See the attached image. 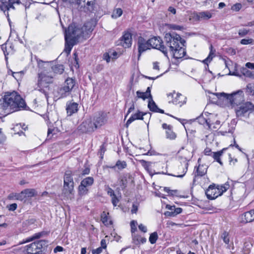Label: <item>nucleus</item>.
Instances as JSON below:
<instances>
[{
	"mask_svg": "<svg viewBox=\"0 0 254 254\" xmlns=\"http://www.w3.org/2000/svg\"><path fill=\"white\" fill-rule=\"evenodd\" d=\"M37 62L39 69L35 89L44 93L47 99L49 85L53 83L55 74H62L64 72V67L62 64L54 65L52 62H44L41 60H37Z\"/></svg>",
	"mask_w": 254,
	"mask_h": 254,
	"instance_id": "obj_1",
	"label": "nucleus"
},
{
	"mask_svg": "<svg viewBox=\"0 0 254 254\" xmlns=\"http://www.w3.org/2000/svg\"><path fill=\"white\" fill-rule=\"evenodd\" d=\"M94 27L93 21H88L83 26L75 23L69 25L67 29H64V52L67 54H70L72 47L77 44L79 38L87 37Z\"/></svg>",
	"mask_w": 254,
	"mask_h": 254,
	"instance_id": "obj_2",
	"label": "nucleus"
},
{
	"mask_svg": "<svg viewBox=\"0 0 254 254\" xmlns=\"http://www.w3.org/2000/svg\"><path fill=\"white\" fill-rule=\"evenodd\" d=\"M25 101L17 92H7L0 99V115L5 116L26 107Z\"/></svg>",
	"mask_w": 254,
	"mask_h": 254,
	"instance_id": "obj_3",
	"label": "nucleus"
},
{
	"mask_svg": "<svg viewBox=\"0 0 254 254\" xmlns=\"http://www.w3.org/2000/svg\"><path fill=\"white\" fill-rule=\"evenodd\" d=\"M165 41L174 58L181 59L186 55V51L184 47L186 41L179 34L167 33L165 36Z\"/></svg>",
	"mask_w": 254,
	"mask_h": 254,
	"instance_id": "obj_4",
	"label": "nucleus"
},
{
	"mask_svg": "<svg viewBox=\"0 0 254 254\" xmlns=\"http://www.w3.org/2000/svg\"><path fill=\"white\" fill-rule=\"evenodd\" d=\"M74 181L71 171H65L64 176V185L62 193L67 199H71L74 196Z\"/></svg>",
	"mask_w": 254,
	"mask_h": 254,
	"instance_id": "obj_5",
	"label": "nucleus"
},
{
	"mask_svg": "<svg viewBox=\"0 0 254 254\" xmlns=\"http://www.w3.org/2000/svg\"><path fill=\"white\" fill-rule=\"evenodd\" d=\"M215 95L219 99L224 98L225 102L230 103L232 107H234L235 105H237L238 103L243 99V91L241 90H239L231 94L222 92L216 93Z\"/></svg>",
	"mask_w": 254,
	"mask_h": 254,
	"instance_id": "obj_6",
	"label": "nucleus"
},
{
	"mask_svg": "<svg viewBox=\"0 0 254 254\" xmlns=\"http://www.w3.org/2000/svg\"><path fill=\"white\" fill-rule=\"evenodd\" d=\"M188 165V159L186 157L183 162H177L174 163L172 166L173 173L168 174L178 178H182L187 172Z\"/></svg>",
	"mask_w": 254,
	"mask_h": 254,
	"instance_id": "obj_7",
	"label": "nucleus"
},
{
	"mask_svg": "<svg viewBox=\"0 0 254 254\" xmlns=\"http://www.w3.org/2000/svg\"><path fill=\"white\" fill-rule=\"evenodd\" d=\"M229 185L226 184L223 186L210 185L205 191V194L208 199H214L221 195L229 189Z\"/></svg>",
	"mask_w": 254,
	"mask_h": 254,
	"instance_id": "obj_8",
	"label": "nucleus"
},
{
	"mask_svg": "<svg viewBox=\"0 0 254 254\" xmlns=\"http://www.w3.org/2000/svg\"><path fill=\"white\" fill-rule=\"evenodd\" d=\"M75 85V80L72 78H67L65 80L63 86L58 89L56 97L58 99L66 97L69 94Z\"/></svg>",
	"mask_w": 254,
	"mask_h": 254,
	"instance_id": "obj_9",
	"label": "nucleus"
},
{
	"mask_svg": "<svg viewBox=\"0 0 254 254\" xmlns=\"http://www.w3.org/2000/svg\"><path fill=\"white\" fill-rule=\"evenodd\" d=\"M198 122L204 127L210 130L215 131L220 127V122L218 120L217 116L212 115L207 119L203 117L198 118Z\"/></svg>",
	"mask_w": 254,
	"mask_h": 254,
	"instance_id": "obj_10",
	"label": "nucleus"
},
{
	"mask_svg": "<svg viewBox=\"0 0 254 254\" xmlns=\"http://www.w3.org/2000/svg\"><path fill=\"white\" fill-rule=\"evenodd\" d=\"M167 98L169 103H172L179 107H182L187 102V98L185 96L175 91L168 93Z\"/></svg>",
	"mask_w": 254,
	"mask_h": 254,
	"instance_id": "obj_11",
	"label": "nucleus"
},
{
	"mask_svg": "<svg viewBox=\"0 0 254 254\" xmlns=\"http://www.w3.org/2000/svg\"><path fill=\"white\" fill-rule=\"evenodd\" d=\"M235 111L238 117H248L250 112L254 111V105L250 102H247L238 107Z\"/></svg>",
	"mask_w": 254,
	"mask_h": 254,
	"instance_id": "obj_12",
	"label": "nucleus"
},
{
	"mask_svg": "<svg viewBox=\"0 0 254 254\" xmlns=\"http://www.w3.org/2000/svg\"><path fill=\"white\" fill-rule=\"evenodd\" d=\"M44 242L43 241H37L27 245L26 251L29 254H38L41 252L43 249V246Z\"/></svg>",
	"mask_w": 254,
	"mask_h": 254,
	"instance_id": "obj_13",
	"label": "nucleus"
},
{
	"mask_svg": "<svg viewBox=\"0 0 254 254\" xmlns=\"http://www.w3.org/2000/svg\"><path fill=\"white\" fill-rule=\"evenodd\" d=\"M150 49L151 48L159 49L166 57H168L166 48L162 45L160 38L153 37L148 40Z\"/></svg>",
	"mask_w": 254,
	"mask_h": 254,
	"instance_id": "obj_14",
	"label": "nucleus"
},
{
	"mask_svg": "<svg viewBox=\"0 0 254 254\" xmlns=\"http://www.w3.org/2000/svg\"><path fill=\"white\" fill-rule=\"evenodd\" d=\"M78 130L82 133L93 131L95 126L90 118L85 120L78 127Z\"/></svg>",
	"mask_w": 254,
	"mask_h": 254,
	"instance_id": "obj_15",
	"label": "nucleus"
},
{
	"mask_svg": "<svg viewBox=\"0 0 254 254\" xmlns=\"http://www.w3.org/2000/svg\"><path fill=\"white\" fill-rule=\"evenodd\" d=\"M137 46L138 50V59L143 52L148 49H150L148 41H146L141 37H139L138 38Z\"/></svg>",
	"mask_w": 254,
	"mask_h": 254,
	"instance_id": "obj_16",
	"label": "nucleus"
},
{
	"mask_svg": "<svg viewBox=\"0 0 254 254\" xmlns=\"http://www.w3.org/2000/svg\"><path fill=\"white\" fill-rule=\"evenodd\" d=\"M121 45L124 48H129L132 44V35L128 32H125L121 38Z\"/></svg>",
	"mask_w": 254,
	"mask_h": 254,
	"instance_id": "obj_17",
	"label": "nucleus"
},
{
	"mask_svg": "<svg viewBox=\"0 0 254 254\" xmlns=\"http://www.w3.org/2000/svg\"><path fill=\"white\" fill-rule=\"evenodd\" d=\"M162 128L165 130L166 137L170 140H174L177 137L176 133L173 130V127L170 125L164 123L162 125Z\"/></svg>",
	"mask_w": 254,
	"mask_h": 254,
	"instance_id": "obj_18",
	"label": "nucleus"
},
{
	"mask_svg": "<svg viewBox=\"0 0 254 254\" xmlns=\"http://www.w3.org/2000/svg\"><path fill=\"white\" fill-rule=\"evenodd\" d=\"M240 221L247 223L254 221V209L242 214L239 217Z\"/></svg>",
	"mask_w": 254,
	"mask_h": 254,
	"instance_id": "obj_19",
	"label": "nucleus"
},
{
	"mask_svg": "<svg viewBox=\"0 0 254 254\" xmlns=\"http://www.w3.org/2000/svg\"><path fill=\"white\" fill-rule=\"evenodd\" d=\"M194 15L198 20H208L212 17V14L209 11L196 12L194 14Z\"/></svg>",
	"mask_w": 254,
	"mask_h": 254,
	"instance_id": "obj_20",
	"label": "nucleus"
},
{
	"mask_svg": "<svg viewBox=\"0 0 254 254\" xmlns=\"http://www.w3.org/2000/svg\"><path fill=\"white\" fill-rule=\"evenodd\" d=\"M146 115L145 113L138 111L131 115L126 123V126L127 127L132 122L136 120H143V116Z\"/></svg>",
	"mask_w": 254,
	"mask_h": 254,
	"instance_id": "obj_21",
	"label": "nucleus"
},
{
	"mask_svg": "<svg viewBox=\"0 0 254 254\" xmlns=\"http://www.w3.org/2000/svg\"><path fill=\"white\" fill-rule=\"evenodd\" d=\"M78 104L74 102H70L66 104V112L68 116H71L78 111Z\"/></svg>",
	"mask_w": 254,
	"mask_h": 254,
	"instance_id": "obj_22",
	"label": "nucleus"
},
{
	"mask_svg": "<svg viewBox=\"0 0 254 254\" xmlns=\"http://www.w3.org/2000/svg\"><path fill=\"white\" fill-rule=\"evenodd\" d=\"M136 96L138 98H140L145 100L147 98H151L152 96L151 94V87H147L145 92H143L139 91L136 92Z\"/></svg>",
	"mask_w": 254,
	"mask_h": 254,
	"instance_id": "obj_23",
	"label": "nucleus"
},
{
	"mask_svg": "<svg viewBox=\"0 0 254 254\" xmlns=\"http://www.w3.org/2000/svg\"><path fill=\"white\" fill-rule=\"evenodd\" d=\"M106 122V119L105 117L102 115L96 117L94 119V122H93L95 128H97L105 124Z\"/></svg>",
	"mask_w": 254,
	"mask_h": 254,
	"instance_id": "obj_24",
	"label": "nucleus"
},
{
	"mask_svg": "<svg viewBox=\"0 0 254 254\" xmlns=\"http://www.w3.org/2000/svg\"><path fill=\"white\" fill-rule=\"evenodd\" d=\"M209 49L210 52L208 57L202 61V63L206 64L207 66L208 65V64L211 62L213 58L215 56V50L213 48L212 45H210Z\"/></svg>",
	"mask_w": 254,
	"mask_h": 254,
	"instance_id": "obj_25",
	"label": "nucleus"
},
{
	"mask_svg": "<svg viewBox=\"0 0 254 254\" xmlns=\"http://www.w3.org/2000/svg\"><path fill=\"white\" fill-rule=\"evenodd\" d=\"M10 9H14L6 0H0V10L5 12Z\"/></svg>",
	"mask_w": 254,
	"mask_h": 254,
	"instance_id": "obj_26",
	"label": "nucleus"
},
{
	"mask_svg": "<svg viewBox=\"0 0 254 254\" xmlns=\"http://www.w3.org/2000/svg\"><path fill=\"white\" fill-rule=\"evenodd\" d=\"M132 241L135 245L140 244H144L146 242V239L144 237H141L139 235L133 234L132 236Z\"/></svg>",
	"mask_w": 254,
	"mask_h": 254,
	"instance_id": "obj_27",
	"label": "nucleus"
},
{
	"mask_svg": "<svg viewBox=\"0 0 254 254\" xmlns=\"http://www.w3.org/2000/svg\"><path fill=\"white\" fill-rule=\"evenodd\" d=\"M94 181L93 177H88L83 179L80 184L89 189L93 184Z\"/></svg>",
	"mask_w": 254,
	"mask_h": 254,
	"instance_id": "obj_28",
	"label": "nucleus"
},
{
	"mask_svg": "<svg viewBox=\"0 0 254 254\" xmlns=\"http://www.w3.org/2000/svg\"><path fill=\"white\" fill-rule=\"evenodd\" d=\"M241 72L244 76L254 79V71H251L247 67H243L241 68Z\"/></svg>",
	"mask_w": 254,
	"mask_h": 254,
	"instance_id": "obj_29",
	"label": "nucleus"
},
{
	"mask_svg": "<svg viewBox=\"0 0 254 254\" xmlns=\"http://www.w3.org/2000/svg\"><path fill=\"white\" fill-rule=\"evenodd\" d=\"M108 215L109 213L105 211H103L101 214V221L105 225H111L112 223Z\"/></svg>",
	"mask_w": 254,
	"mask_h": 254,
	"instance_id": "obj_30",
	"label": "nucleus"
},
{
	"mask_svg": "<svg viewBox=\"0 0 254 254\" xmlns=\"http://www.w3.org/2000/svg\"><path fill=\"white\" fill-rule=\"evenodd\" d=\"M207 167L206 165H199L196 169V175L197 176H203L207 172Z\"/></svg>",
	"mask_w": 254,
	"mask_h": 254,
	"instance_id": "obj_31",
	"label": "nucleus"
},
{
	"mask_svg": "<svg viewBox=\"0 0 254 254\" xmlns=\"http://www.w3.org/2000/svg\"><path fill=\"white\" fill-rule=\"evenodd\" d=\"M88 192V188L80 184L79 185L78 187V194L80 197L87 195Z\"/></svg>",
	"mask_w": 254,
	"mask_h": 254,
	"instance_id": "obj_32",
	"label": "nucleus"
},
{
	"mask_svg": "<svg viewBox=\"0 0 254 254\" xmlns=\"http://www.w3.org/2000/svg\"><path fill=\"white\" fill-rule=\"evenodd\" d=\"M223 151H218L216 152H212L211 153V156L213 157L214 159L218 162L221 165H222L223 163L221 160L220 157L222 155Z\"/></svg>",
	"mask_w": 254,
	"mask_h": 254,
	"instance_id": "obj_33",
	"label": "nucleus"
},
{
	"mask_svg": "<svg viewBox=\"0 0 254 254\" xmlns=\"http://www.w3.org/2000/svg\"><path fill=\"white\" fill-rule=\"evenodd\" d=\"M123 14V10L121 8H115L112 12L111 17L114 19L120 17Z\"/></svg>",
	"mask_w": 254,
	"mask_h": 254,
	"instance_id": "obj_34",
	"label": "nucleus"
},
{
	"mask_svg": "<svg viewBox=\"0 0 254 254\" xmlns=\"http://www.w3.org/2000/svg\"><path fill=\"white\" fill-rule=\"evenodd\" d=\"M24 193L25 196L27 197H32L36 195V191L34 189H25L22 191Z\"/></svg>",
	"mask_w": 254,
	"mask_h": 254,
	"instance_id": "obj_35",
	"label": "nucleus"
},
{
	"mask_svg": "<svg viewBox=\"0 0 254 254\" xmlns=\"http://www.w3.org/2000/svg\"><path fill=\"white\" fill-rule=\"evenodd\" d=\"M148 107L150 111L156 112L158 109V107L156 105L155 103L153 101L152 98H150L148 102Z\"/></svg>",
	"mask_w": 254,
	"mask_h": 254,
	"instance_id": "obj_36",
	"label": "nucleus"
},
{
	"mask_svg": "<svg viewBox=\"0 0 254 254\" xmlns=\"http://www.w3.org/2000/svg\"><path fill=\"white\" fill-rule=\"evenodd\" d=\"M246 92L250 95H254V83H249L246 88Z\"/></svg>",
	"mask_w": 254,
	"mask_h": 254,
	"instance_id": "obj_37",
	"label": "nucleus"
},
{
	"mask_svg": "<svg viewBox=\"0 0 254 254\" xmlns=\"http://www.w3.org/2000/svg\"><path fill=\"white\" fill-rule=\"evenodd\" d=\"M221 238L223 240V242L229 246L230 243V238L228 232L226 231L223 232L221 234Z\"/></svg>",
	"mask_w": 254,
	"mask_h": 254,
	"instance_id": "obj_38",
	"label": "nucleus"
},
{
	"mask_svg": "<svg viewBox=\"0 0 254 254\" xmlns=\"http://www.w3.org/2000/svg\"><path fill=\"white\" fill-rule=\"evenodd\" d=\"M158 239L157 233L154 232L150 234L149 241L151 244H154Z\"/></svg>",
	"mask_w": 254,
	"mask_h": 254,
	"instance_id": "obj_39",
	"label": "nucleus"
},
{
	"mask_svg": "<svg viewBox=\"0 0 254 254\" xmlns=\"http://www.w3.org/2000/svg\"><path fill=\"white\" fill-rule=\"evenodd\" d=\"M115 166H116L119 170H122L127 167V164L125 161L118 160L117 161Z\"/></svg>",
	"mask_w": 254,
	"mask_h": 254,
	"instance_id": "obj_40",
	"label": "nucleus"
},
{
	"mask_svg": "<svg viewBox=\"0 0 254 254\" xmlns=\"http://www.w3.org/2000/svg\"><path fill=\"white\" fill-rule=\"evenodd\" d=\"M130 225L131 228V236H133V234H135V232L137 231V222L135 220H132L130 222Z\"/></svg>",
	"mask_w": 254,
	"mask_h": 254,
	"instance_id": "obj_41",
	"label": "nucleus"
},
{
	"mask_svg": "<svg viewBox=\"0 0 254 254\" xmlns=\"http://www.w3.org/2000/svg\"><path fill=\"white\" fill-rule=\"evenodd\" d=\"M127 177L124 176L122 177L120 181V185L122 187V188H125L127 185Z\"/></svg>",
	"mask_w": 254,
	"mask_h": 254,
	"instance_id": "obj_42",
	"label": "nucleus"
},
{
	"mask_svg": "<svg viewBox=\"0 0 254 254\" xmlns=\"http://www.w3.org/2000/svg\"><path fill=\"white\" fill-rule=\"evenodd\" d=\"M6 137L2 132V129L0 128V144H3L6 141Z\"/></svg>",
	"mask_w": 254,
	"mask_h": 254,
	"instance_id": "obj_43",
	"label": "nucleus"
},
{
	"mask_svg": "<svg viewBox=\"0 0 254 254\" xmlns=\"http://www.w3.org/2000/svg\"><path fill=\"white\" fill-rule=\"evenodd\" d=\"M164 190L167 192L169 195L173 196L176 194L177 193V190H171L169 188L165 187L164 188Z\"/></svg>",
	"mask_w": 254,
	"mask_h": 254,
	"instance_id": "obj_44",
	"label": "nucleus"
},
{
	"mask_svg": "<svg viewBox=\"0 0 254 254\" xmlns=\"http://www.w3.org/2000/svg\"><path fill=\"white\" fill-rule=\"evenodd\" d=\"M168 27L170 29L177 30H182L184 29V27L183 26L177 25L176 24H169Z\"/></svg>",
	"mask_w": 254,
	"mask_h": 254,
	"instance_id": "obj_45",
	"label": "nucleus"
},
{
	"mask_svg": "<svg viewBox=\"0 0 254 254\" xmlns=\"http://www.w3.org/2000/svg\"><path fill=\"white\" fill-rule=\"evenodd\" d=\"M111 201L113 205L114 206H116L119 202L120 199L116 196V195H115L111 197Z\"/></svg>",
	"mask_w": 254,
	"mask_h": 254,
	"instance_id": "obj_46",
	"label": "nucleus"
},
{
	"mask_svg": "<svg viewBox=\"0 0 254 254\" xmlns=\"http://www.w3.org/2000/svg\"><path fill=\"white\" fill-rule=\"evenodd\" d=\"M15 197L16 199L19 200L21 201H22L26 198L24 193H22V191L19 193L16 194L15 195Z\"/></svg>",
	"mask_w": 254,
	"mask_h": 254,
	"instance_id": "obj_47",
	"label": "nucleus"
},
{
	"mask_svg": "<svg viewBox=\"0 0 254 254\" xmlns=\"http://www.w3.org/2000/svg\"><path fill=\"white\" fill-rule=\"evenodd\" d=\"M242 7V5L241 3H237L235 4H234L232 7H231V9L234 10V11H238L240 10V9Z\"/></svg>",
	"mask_w": 254,
	"mask_h": 254,
	"instance_id": "obj_48",
	"label": "nucleus"
},
{
	"mask_svg": "<svg viewBox=\"0 0 254 254\" xmlns=\"http://www.w3.org/2000/svg\"><path fill=\"white\" fill-rule=\"evenodd\" d=\"M249 31V30L243 28V29H240L239 30L238 34L240 36L243 37V36H245L246 35H247Z\"/></svg>",
	"mask_w": 254,
	"mask_h": 254,
	"instance_id": "obj_49",
	"label": "nucleus"
},
{
	"mask_svg": "<svg viewBox=\"0 0 254 254\" xmlns=\"http://www.w3.org/2000/svg\"><path fill=\"white\" fill-rule=\"evenodd\" d=\"M253 42V39H242L241 41V44L242 45H248V44H252Z\"/></svg>",
	"mask_w": 254,
	"mask_h": 254,
	"instance_id": "obj_50",
	"label": "nucleus"
},
{
	"mask_svg": "<svg viewBox=\"0 0 254 254\" xmlns=\"http://www.w3.org/2000/svg\"><path fill=\"white\" fill-rule=\"evenodd\" d=\"M40 236H41L40 234H39V233L35 234L33 237L27 239L25 242V243L33 241L35 239H38L40 237Z\"/></svg>",
	"mask_w": 254,
	"mask_h": 254,
	"instance_id": "obj_51",
	"label": "nucleus"
},
{
	"mask_svg": "<svg viewBox=\"0 0 254 254\" xmlns=\"http://www.w3.org/2000/svg\"><path fill=\"white\" fill-rule=\"evenodd\" d=\"M138 228L140 231L143 233H146L147 231V229L146 226L142 224H140L138 225Z\"/></svg>",
	"mask_w": 254,
	"mask_h": 254,
	"instance_id": "obj_52",
	"label": "nucleus"
},
{
	"mask_svg": "<svg viewBox=\"0 0 254 254\" xmlns=\"http://www.w3.org/2000/svg\"><path fill=\"white\" fill-rule=\"evenodd\" d=\"M103 249V248L101 247L98 248L97 249L93 250L92 253L93 254H100L102 253Z\"/></svg>",
	"mask_w": 254,
	"mask_h": 254,
	"instance_id": "obj_53",
	"label": "nucleus"
},
{
	"mask_svg": "<svg viewBox=\"0 0 254 254\" xmlns=\"http://www.w3.org/2000/svg\"><path fill=\"white\" fill-rule=\"evenodd\" d=\"M245 67L248 69L254 70V63L248 62L245 64Z\"/></svg>",
	"mask_w": 254,
	"mask_h": 254,
	"instance_id": "obj_54",
	"label": "nucleus"
},
{
	"mask_svg": "<svg viewBox=\"0 0 254 254\" xmlns=\"http://www.w3.org/2000/svg\"><path fill=\"white\" fill-rule=\"evenodd\" d=\"M17 204L16 203H12L7 206L8 209L10 211H14L17 208Z\"/></svg>",
	"mask_w": 254,
	"mask_h": 254,
	"instance_id": "obj_55",
	"label": "nucleus"
},
{
	"mask_svg": "<svg viewBox=\"0 0 254 254\" xmlns=\"http://www.w3.org/2000/svg\"><path fill=\"white\" fill-rule=\"evenodd\" d=\"M229 159L230 165H234L237 162V159L236 158H233L230 155H229Z\"/></svg>",
	"mask_w": 254,
	"mask_h": 254,
	"instance_id": "obj_56",
	"label": "nucleus"
},
{
	"mask_svg": "<svg viewBox=\"0 0 254 254\" xmlns=\"http://www.w3.org/2000/svg\"><path fill=\"white\" fill-rule=\"evenodd\" d=\"M107 193L111 196V197L116 195L114 190L110 188H108L107 190Z\"/></svg>",
	"mask_w": 254,
	"mask_h": 254,
	"instance_id": "obj_57",
	"label": "nucleus"
},
{
	"mask_svg": "<svg viewBox=\"0 0 254 254\" xmlns=\"http://www.w3.org/2000/svg\"><path fill=\"white\" fill-rule=\"evenodd\" d=\"M96 0H88L87 2V5L88 6H91L92 8L93 7L95 4Z\"/></svg>",
	"mask_w": 254,
	"mask_h": 254,
	"instance_id": "obj_58",
	"label": "nucleus"
},
{
	"mask_svg": "<svg viewBox=\"0 0 254 254\" xmlns=\"http://www.w3.org/2000/svg\"><path fill=\"white\" fill-rule=\"evenodd\" d=\"M20 127H22L23 129L25 130L26 128H27V127H21V125L20 124H16V126L13 127V129L14 131H17V130L18 129H19Z\"/></svg>",
	"mask_w": 254,
	"mask_h": 254,
	"instance_id": "obj_59",
	"label": "nucleus"
},
{
	"mask_svg": "<svg viewBox=\"0 0 254 254\" xmlns=\"http://www.w3.org/2000/svg\"><path fill=\"white\" fill-rule=\"evenodd\" d=\"M103 59L106 61L107 63L110 62V57L108 53H105L103 55Z\"/></svg>",
	"mask_w": 254,
	"mask_h": 254,
	"instance_id": "obj_60",
	"label": "nucleus"
},
{
	"mask_svg": "<svg viewBox=\"0 0 254 254\" xmlns=\"http://www.w3.org/2000/svg\"><path fill=\"white\" fill-rule=\"evenodd\" d=\"M182 209L180 207L175 208V211H174V215L176 216V215L180 214L182 212Z\"/></svg>",
	"mask_w": 254,
	"mask_h": 254,
	"instance_id": "obj_61",
	"label": "nucleus"
},
{
	"mask_svg": "<svg viewBox=\"0 0 254 254\" xmlns=\"http://www.w3.org/2000/svg\"><path fill=\"white\" fill-rule=\"evenodd\" d=\"M63 251V248L61 246H57L54 250L55 253L62 252Z\"/></svg>",
	"mask_w": 254,
	"mask_h": 254,
	"instance_id": "obj_62",
	"label": "nucleus"
},
{
	"mask_svg": "<svg viewBox=\"0 0 254 254\" xmlns=\"http://www.w3.org/2000/svg\"><path fill=\"white\" fill-rule=\"evenodd\" d=\"M101 248H103V249H106V247H107V245H106V240H104V239H102L101 241Z\"/></svg>",
	"mask_w": 254,
	"mask_h": 254,
	"instance_id": "obj_63",
	"label": "nucleus"
},
{
	"mask_svg": "<svg viewBox=\"0 0 254 254\" xmlns=\"http://www.w3.org/2000/svg\"><path fill=\"white\" fill-rule=\"evenodd\" d=\"M137 211V206L135 204H133L131 212L132 213H136Z\"/></svg>",
	"mask_w": 254,
	"mask_h": 254,
	"instance_id": "obj_64",
	"label": "nucleus"
}]
</instances>
